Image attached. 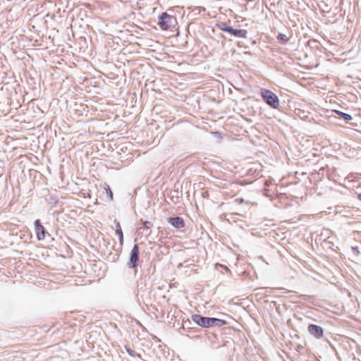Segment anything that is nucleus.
<instances>
[{
  "label": "nucleus",
  "instance_id": "nucleus-13",
  "mask_svg": "<svg viewBox=\"0 0 361 361\" xmlns=\"http://www.w3.org/2000/svg\"><path fill=\"white\" fill-rule=\"evenodd\" d=\"M125 348L128 353V354L131 357H135L137 354L132 350L130 347L125 345Z\"/></svg>",
  "mask_w": 361,
  "mask_h": 361
},
{
  "label": "nucleus",
  "instance_id": "nucleus-17",
  "mask_svg": "<svg viewBox=\"0 0 361 361\" xmlns=\"http://www.w3.org/2000/svg\"><path fill=\"white\" fill-rule=\"evenodd\" d=\"M338 207H340V205H336V213H338V210H337V209H338Z\"/></svg>",
  "mask_w": 361,
  "mask_h": 361
},
{
  "label": "nucleus",
  "instance_id": "nucleus-15",
  "mask_svg": "<svg viewBox=\"0 0 361 361\" xmlns=\"http://www.w3.org/2000/svg\"><path fill=\"white\" fill-rule=\"evenodd\" d=\"M277 39L280 41L287 42L288 38L287 37L283 34H279L277 37Z\"/></svg>",
  "mask_w": 361,
  "mask_h": 361
},
{
  "label": "nucleus",
  "instance_id": "nucleus-11",
  "mask_svg": "<svg viewBox=\"0 0 361 361\" xmlns=\"http://www.w3.org/2000/svg\"><path fill=\"white\" fill-rule=\"evenodd\" d=\"M217 27L222 31H225L228 32L230 28L231 27L228 26V25L226 23H220L217 24Z\"/></svg>",
  "mask_w": 361,
  "mask_h": 361
},
{
  "label": "nucleus",
  "instance_id": "nucleus-10",
  "mask_svg": "<svg viewBox=\"0 0 361 361\" xmlns=\"http://www.w3.org/2000/svg\"><path fill=\"white\" fill-rule=\"evenodd\" d=\"M334 111L341 116L343 119L345 121H350L352 119V116L350 114L343 113L342 111H338V110H334Z\"/></svg>",
  "mask_w": 361,
  "mask_h": 361
},
{
  "label": "nucleus",
  "instance_id": "nucleus-6",
  "mask_svg": "<svg viewBox=\"0 0 361 361\" xmlns=\"http://www.w3.org/2000/svg\"><path fill=\"white\" fill-rule=\"evenodd\" d=\"M35 229L38 240H43L45 237L46 230L44 227L41 224L39 219L35 221Z\"/></svg>",
  "mask_w": 361,
  "mask_h": 361
},
{
  "label": "nucleus",
  "instance_id": "nucleus-3",
  "mask_svg": "<svg viewBox=\"0 0 361 361\" xmlns=\"http://www.w3.org/2000/svg\"><path fill=\"white\" fill-rule=\"evenodd\" d=\"M261 96L264 101L273 109H278L279 106V99L278 96L269 90L262 89Z\"/></svg>",
  "mask_w": 361,
  "mask_h": 361
},
{
  "label": "nucleus",
  "instance_id": "nucleus-18",
  "mask_svg": "<svg viewBox=\"0 0 361 361\" xmlns=\"http://www.w3.org/2000/svg\"><path fill=\"white\" fill-rule=\"evenodd\" d=\"M359 200L361 201V194L359 195Z\"/></svg>",
  "mask_w": 361,
  "mask_h": 361
},
{
  "label": "nucleus",
  "instance_id": "nucleus-16",
  "mask_svg": "<svg viewBox=\"0 0 361 361\" xmlns=\"http://www.w3.org/2000/svg\"><path fill=\"white\" fill-rule=\"evenodd\" d=\"M189 324H190V322L189 320L185 321L183 323V327L185 329L186 327L189 328Z\"/></svg>",
  "mask_w": 361,
  "mask_h": 361
},
{
  "label": "nucleus",
  "instance_id": "nucleus-4",
  "mask_svg": "<svg viewBox=\"0 0 361 361\" xmlns=\"http://www.w3.org/2000/svg\"><path fill=\"white\" fill-rule=\"evenodd\" d=\"M140 250L137 244H135L130 252L129 260L128 262V266L129 268H136L137 267V262L139 261Z\"/></svg>",
  "mask_w": 361,
  "mask_h": 361
},
{
  "label": "nucleus",
  "instance_id": "nucleus-8",
  "mask_svg": "<svg viewBox=\"0 0 361 361\" xmlns=\"http://www.w3.org/2000/svg\"><path fill=\"white\" fill-rule=\"evenodd\" d=\"M228 33L233 36L238 37L240 38H246L247 32L245 30L233 29L231 27L228 31Z\"/></svg>",
  "mask_w": 361,
  "mask_h": 361
},
{
  "label": "nucleus",
  "instance_id": "nucleus-14",
  "mask_svg": "<svg viewBox=\"0 0 361 361\" xmlns=\"http://www.w3.org/2000/svg\"><path fill=\"white\" fill-rule=\"evenodd\" d=\"M140 221L142 222L143 228H145L148 229L152 226V223L148 221H142L141 219Z\"/></svg>",
  "mask_w": 361,
  "mask_h": 361
},
{
  "label": "nucleus",
  "instance_id": "nucleus-2",
  "mask_svg": "<svg viewBox=\"0 0 361 361\" xmlns=\"http://www.w3.org/2000/svg\"><path fill=\"white\" fill-rule=\"evenodd\" d=\"M158 25L162 30H172L176 26L177 20L175 16L164 12L159 16Z\"/></svg>",
  "mask_w": 361,
  "mask_h": 361
},
{
  "label": "nucleus",
  "instance_id": "nucleus-12",
  "mask_svg": "<svg viewBox=\"0 0 361 361\" xmlns=\"http://www.w3.org/2000/svg\"><path fill=\"white\" fill-rule=\"evenodd\" d=\"M104 190H105L106 196L109 197V200H113V193H112L109 186V185H106L104 187Z\"/></svg>",
  "mask_w": 361,
  "mask_h": 361
},
{
  "label": "nucleus",
  "instance_id": "nucleus-7",
  "mask_svg": "<svg viewBox=\"0 0 361 361\" xmlns=\"http://www.w3.org/2000/svg\"><path fill=\"white\" fill-rule=\"evenodd\" d=\"M167 221L176 228H181L185 226L183 218L180 216L169 217L167 219Z\"/></svg>",
  "mask_w": 361,
  "mask_h": 361
},
{
  "label": "nucleus",
  "instance_id": "nucleus-5",
  "mask_svg": "<svg viewBox=\"0 0 361 361\" xmlns=\"http://www.w3.org/2000/svg\"><path fill=\"white\" fill-rule=\"evenodd\" d=\"M308 332L317 339H319L323 337L324 329L322 326L310 324L307 326Z\"/></svg>",
  "mask_w": 361,
  "mask_h": 361
},
{
  "label": "nucleus",
  "instance_id": "nucleus-9",
  "mask_svg": "<svg viewBox=\"0 0 361 361\" xmlns=\"http://www.w3.org/2000/svg\"><path fill=\"white\" fill-rule=\"evenodd\" d=\"M114 224L116 225V233L118 236L119 243L122 246L123 244V234L120 223L118 221L114 220Z\"/></svg>",
  "mask_w": 361,
  "mask_h": 361
},
{
  "label": "nucleus",
  "instance_id": "nucleus-1",
  "mask_svg": "<svg viewBox=\"0 0 361 361\" xmlns=\"http://www.w3.org/2000/svg\"><path fill=\"white\" fill-rule=\"evenodd\" d=\"M191 319L196 324L202 328H210L213 326L221 327L227 324L224 319L203 317L198 314H192Z\"/></svg>",
  "mask_w": 361,
  "mask_h": 361
}]
</instances>
